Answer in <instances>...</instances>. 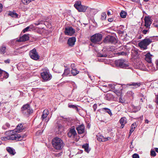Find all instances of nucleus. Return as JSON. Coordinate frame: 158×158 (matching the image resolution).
Listing matches in <instances>:
<instances>
[{
    "mask_svg": "<svg viewBox=\"0 0 158 158\" xmlns=\"http://www.w3.org/2000/svg\"><path fill=\"white\" fill-rule=\"evenodd\" d=\"M54 148L56 150H60L63 147L64 143L61 139L58 137L54 138L52 141Z\"/></svg>",
    "mask_w": 158,
    "mask_h": 158,
    "instance_id": "1",
    "label": "nucleus"
},
{
    "mask_svg": "<svg viewBox=\"0 0 158 158\" xmlns=\"http://www.w3.org/2000/svg\"><path fill=\"white\" fill-rule=\"evenodd\" d=\"M152 38L150 39L145 38L139 42L138 44L139 46L142 49H146L147 46L153 42Z\"/></svg>",
    "mask_w": 158,
    "mask_h": 158,
    "instance_id": "2",
    "label": "nucleus"
},
{
    "mask_svg": "<svg viewBox=\"0 0 158 158\" xmlns=\"http://www.w3.org/2000/svg\"><path fill=\"white\" fill-rule=\"evenodd\" d=\"M40 75L42 79H51L52 76L50 73L49 70L45 67L41 69Z\"/></svg>",
    "mask_w": 158,
    "mask_h": 158,
    "instance_id": "3",
    "label": "nucleus"
},
{
    "mask_svg": "<svg viewBox=\"0 0 158 158\" xmlns=\"http://www.w3.org/2000/svg\"><path fill=\"white\" fill-rule=\"evenodd\" d=\"M15 132L13 131V132H11V131H10V134L9 136V139L10 140L16 141H20L23 140L24 137H26L25 135H17L15 133Z\"/></svg>",
    "mask_w": 158,
    "mask_h": 158,
    "instance_id": "4",
    "label": "nucleus"
},
{
    "mask_svg": "<svg viewBox=\"0 0 158 158\" xmlns=\"http://www.w3.org/2000/svg\"><path fill=\"white\" fill-rule=\"evenodd\" d=\"M102 38L101 34H96L92 36L90 38L91 41L95 44H99V42L101 41Z\"/></svg>",
    "mask_w": 158,
    "mask_h": 158,
    "instance_id": "5",
    "label": "nucleus"
},
{
    "mask_svg": "<svg viewBox=\"0 0 158 158\" xmlns=\"http://www.w3.org/2000/svg\"><path fill=\"white\" fill-rule=\"evenodd\" d=\"M115 64L116 66L122 68H126L128 66V64L125 63L124 60L122 59L115 60Z\"/></svg>",
    "mask_w": 158,
    "mask_h": 158,
    "instance_id": "6",
    "label": "nucleus"
},
{
    "mask_svg": "<svg viewBox=\"0 0 158 158\" xmlns=\"http://www.w3.org/2000/svg\"><path fill=\"white\" fill-rule=\"evenodd\" d=\"M29 54L31 59L35 60H38L40 57L35 48L31 50L29 52Z\"/></svg>",
    "mask_w": 158,
    "mask_h": 158,
    "instance_id": "7",
    "label": "nucleus"
},
{
    "mask_svg": "<svg viewBox=\"0 0 158 158\" xmlns=\"http://www.w3.org/2000/svg\"><path fill=\"white\" fill-rule=\"evenodd\" d=\"M22 113L25 114H28L33 112L32 110L31 109L29 105L26 104L23 106L22 108Z\"/></svg>",
    "mask_w": 158,
    "mask_h": 158,
    "instance_id": "8",
    "label": "nucleus"
},
{
    "mask_svg": "<svg viewBox=\"0 0 158 158\" xmlns=\"http://www.w3.org/2000/svg\"><path fill=\"white\" fill-rule=\"evenodd\" d=\"M104 42L105 43H110L115 44L117 42V40L114 37L109 35L105 37L104 40Z\"/></svg>",
    "mask_w": 158,
    "mask_h": 158,
    "instance_id": "9",
    "label": "nucleus"
},
{
    "mask_svg": "<svg viewBox=\"0 0 158 158\" xmlns=\"http://www.w3.org/2000/svg\"><path fill=\"white\" fill-rule=\"evenodd\" d=\"M68 135L69 137L75 138L77 135V133L75 129L74 126L72 127L69 130L68 133Z\"/></svg>",
    "mask_w": 158,
    "mask_h": 158,
    "instance_id": "10",
    "label": "nucleus"
},
{
    "mask_svg": "<svg viewBox=\"0 0 158 158\" xmlns=\"http://www.w3.org/2000/svg\"><path fill=\"white\" fill-rule=\"evenodd\" d=\"M75 32V30L71 27H67L65 28L64 33L66 35L71 36Z\"/></svg>",
    "mask_w": 158,
    "mask_h": 158,
    "instance_id": "11",
    "label": "nucleus"
},
{
    "mask_svg": "<svg viewBox=\"0 0 158 158\" xmlns=\"http://www.w3.org/2000/svg\"><path fill=\"white\" fill-rule=\"evenodd\" d=\"M145 24L144 26L145 28L149 29L152 23V21L151 18L149 16L145 17L144 18Z\"/></svg>",
    "mask_w": 158,
    "mask_h": 158,
    "instance_id": "12",
    "label": "nucleus"
},
{
    "mask_svg": "<svg viewBox=\"0 0 158 158\" xmlns=\"http://www.w3.org/2000/svg\"><path fill=\"white\" fill-rule=\"evenodd\" d=\"M97 140L100 142L106 141L109 140L110 139L109 137L107 138L104 137L100 133L98 134L97 136Z\"/></svg>",
    "mask_w": 158,
    "mask_h": 158,
    "instance_id": "13",
    "label": "nucleus"
},
{
    "mask_svg": "<svg viewBox=\"0 0 158 158\" xmlns=\"http://www.w3.org/2000/svg\"><path fill=\"white\" fill-rule=\"evenodd\" d=\"M23 129V125L22 124H20L17 126L15 129L11 131V132H13V131H14L16 132H21Z\"/></svg>",
    "mask_w": 158,
    "mask_h": 158,
    "instance_id": "14",
    "label": "nucleus"
},
{
    "mask_svg": "<svg viewBox=\"0 0 158 158\" xmlns=\"http://www.w3.org/2000/svg\"><path fill=\"white\" fill-rule=\"evenodd\" d=\"M85 127L84 125H79L77 128L76 129L79 134H81L85 131Z\"/></svg>",
    "mask_w": 158,
    "mask_h": 158,
    "instance_id": "15",
    "label": "nucleus"
},
{
    "mask_svg": "<svg viewBox=\"0 0 158 158\" xmlns=\"http://www.w3.org/2000/svg\"><path fill=\"white\" fill-rule=\"evenodd\" d=\"M8 16H10L12 18H18L19 17V16L18 14H17L16 11L15 10L12 11H9L8 14Z\"/></svg>",
    "mask_w": 158,
    "mask_h": 158,
    "instance_id": "16",
    "label": "nucleus"
},
{
    "mask_svg": "<svg viewBox=\"0 0 158 158\" xmlns=\"http://www.w3.org/2000/svg\"><path fill=\"white\" fill-rule=\"evenodd\" d=\"M29 39L28 34H24L22 37H20L19 39L17 40L18 42H23Z\"/></svg>",
    "mask_w": 158,
    "mask_h": 158,
    "instance_id": "17",
    "label": "nucleus"
},
{
    "mask_svg": "<svg viewBox=\"0 0 158 158\" xmlns=\"http://www.w3.org/2000/svg\"><path fill=\"white\" fill-rule=\"evenodd\" d=\"M76 41V38L75 37H72L69 38L68 40V44L70 46H73Z\"/></svg>",
    "mask_w": 158,
    "mask_h": 158,
    "instance_id": "18",
    "label": "nucleus"
},
{
    "mask_svg": "<svg viewBox=\"0 0 158 158\" xmlns=\"http://www.w3.org/2000/svg\"><path fill=\"white\" fill-rule=\"evenodd\" d=\"M119 123L121 124V128H123L125 124L127 123V118L125 117L121 118L119 120Z\"/></svg>",
    "mask_w": 158,
    "mask_h": 158,
    "instance_id": "19",
    "label": "nucleus"
},
{
    "mask_svg": "<svg viewBox=\"0 0 158 158\" xmlns=\"http://www.w3.org/2000/svg\"><path fill=\"white\" fill-rule=\"evenodd\" d=\"M152 55L149 53L145 55V60L149 63H151L152 61Z\"/></svg>",
    "mask_w": 158,
    "mask_h": 158,
    "instance_id": "20",
    "label": "nucleus"
},
{
    "mask_svg": "<svg viewBox=\"0 0 158 158\" xmlns=\"http://www.w3.org/2000/svg\"><path fill=\"white\" fill-rule=\"evenodd\" d=\"M49 114L48 110L45 109L43 111L41 116V119L42 120L46 118Z\"/></svg>",
    "mask_w": 158,
    "mask_h": 158,
    "instance_id": "21",
    "label": "nucleus"
},
{
    "mask_svg": "<svg viewBox=\"0 0 158 158\" xmlns=\"http://www.w3.org/2000/svg\"><path fill=\"white\" fill-rule=\"evenodd\" d=\"M87 7L81 5L77 9L79 12H85L87 10Z\"/></svg>",
    "mask_w": 158,
    "mask_h": 158,
    "instance_id": "22",
    "label": "nucleus"
},
{
    "mask_svg": "<svg viewBox=\"0 0 158 158\" xmlns=\"http://www.w3.org/2000/svg\"><path fill=\"white\" fill-rule=\"evenodd\" d=\"M137 127L136 123H133L131 126L129 132V135L131 134L132 132L134 131L135 127Z\"/></svg>",
    "mask_w": 158,
    "mask_h": 158,
    "instance_id": "23",
    "label": "nucleus"
},
{
    "mask_svg": "<svg viewBox=\"0 0 158 158\" xmlns=\"http://www.w3.org/2000/svg\"><path fill=\"white\" fill-rule=\"evenodd\" d=\"M6 150L10 154L13 155H14L15 153V150L11 147H7Z\"/></svg>",
    "mask_w": 158,
    "mask_h": 158,
    "instance_id": "24",
    "label": "nucleus"
},
{
    "mask_svg": "<svg viewBox=\"0 0 158 158\" xmlns=\"http://www.w3.org/2000/svg\"><path fill=\"white\" fill-rule=\"evenodd\" d=\"M82 148L87 153H89L90 150V149L89 148V144L88 143H85L82 146Z\"/></svg>",
    "mask_w": 158,
    "mask_h": 158,
    "instance_id": "25",
    "label": "nucleus"
},
{
    "mask_svg": "<svg viewBox=\"0 0 158 158\" xmlns=\"http://www.w3.org/2000/svg\"><path fill=\"white\" fill-rule=\"evenodd\" d=\"M6 52V48L4 45L0 47V52L1 54H4Z\"/></svg>",
    "mask_w": 158,
    "mask_h": 158,
    "instance_id": "26",
    "label": "nucleus"
},
{
    "mask_svg": "<svg viewBox=\"0 0 158 158\" xmlns=\"http://www.w3.org/2000/svg\"><path fill=\"white\" fill-rule=\"evenodd\" d=\"M129 85L134 86L136 88L139 87L140 85V83L132 82L129 84Z\"/></svg>",
    "mask_w": 158,
    "mask_h": 158,
    "instance_id": "27",
    "label": "nucleus"
},
{
    "mask_svg": "<svg viewBox=\"0 0 158 158\" xmlns=\"http://www.w3.org/2000/svg\"><path fill=\"white\" fill-rule=\"evenodd\" d=\"M71 73L73 76H75L79 73V71L77 70L76 69L72 68Z\"/></svg>",
    "mask_w": 158,
    "mask_h": 158,
    "instance_id": "28",
    "label": "nucleus"
},
{
    "mask_svg": "<svg viewBox=\"0 0 158 158\" xmlns=\"http://www.w3.org/2000/svg\"><path fill=\"white\" fill-rule=\"evenodd\" d=\"M81 5V2L79 1H78L75 2V3L74 5V6L75 7V8L77 9L78 7H79Z\"/></svg>",
    "mask_w": 158,
    "mask_h": 158,
    "instance_id": "29",
    "label": "nucleus"
},
{
    "mask_svg": "<svg viewBox=\"0 0 158 158\" xmlns=\"http://www.w3.org/2000/svg\"><path fill=\"white\" fill-rule=\"evenodd\" d=\"M106 12L102 13L101 15V19L102 20H106Z\"/></svg>",
    "mask_w": 158,
    "mask_h": 158,
    "instance_id": "30",
    "label": "nucleus"
},
{
    "mask_svg": "<svg viewBox=\"0 0 158 158\" xmlns=\"http://www.w3.org/2000/svg\"><path fill=\"white\" fill-rule=\"evenodd\" d=\"M2 74L3 75V77L4 78L6 79L8 78L9 76V74L8 73L5 71H2Z\"/></svg>",
    "mask_w": 158,
    "mask_h": 158,
    "instance_id": "31",
    "label": "nucleus"
},
{
    "mask_svg": "<svg viewBox=\"0 0 158 158\" xmlns=\"http://www.w3.org/2000/svg\"><path fill=\"white\" fill-rule=\"evenodd\" d=\"M69 70L68 69H65L64 72L62 74L63 77L68 76L69 74Z\"/></svg>",
    "mask_w": 158,
    "mask_h": 158,
    "instance_id": "32",
    "label": "nucleus"
},
{
    "mask_svg": "<svg viewBox=\"0 0 158 158\" xmlns=\"http://www.w3.org/2000/svg\"><path fill=\"white\" fill-rule=\"evenodd\" d=\"M120 15L123 18H124L126 16V13L124 11H122L120 13Z\"/></svg>",
    "mask_w": 158,
    "mask_h": 158,
    "instance_id": "33",
    "label": "nucleus"
},
{
    "mask_svg": "<svg viewBox=\"0 0 158 158\" xmlns=\"http://www.w3.org/2000/svg\"><path fill=\"white\" fill-rule=\"evenodd\" d=\"M34 0H22V1L24 4L27 5L30 2Z\"/></svg>",
    "mask_w": 158,
    "mask_h": 158,
    "instance_id": "34",
    "label": "nucleus"
},
{
    "mask_svg": "<svg viewBox=\"0 0 158 158\" xmlns=\"http://www.w3.org/2000/svg\"><path fill=\"white\" fill-rule=\"evenodd\" d=\"M43 21L42 20L40 19L38 20V21L35 22L34 24L35 25L38 26L40 24H42L43 23Z\"/></svg>",
    "mask_w": 158,
    "mask_h": 158,
    "instance_id": "35",
    "label": "nucleus"
},
{
    "mask_svg": "<svg viewBox=\"0 0 158 158\" xmlns=\"http://www.w3.org/2000/svg\"><path fill=\"white\" fill-rule=\"evenodd\" d=\"M103 109L105 110V111L108 113L110 115V116H111L112 115V113L111 112V111L110 109L106 108H104Z\"/></svg>",
    "mask_w": 158,
    "mask_h": 158,
    "instance_id": "36",
    "label": "nucleus"
},
{
    "mask_svg": "<svg viewBox=\"0 0 158 158\" xmlns=\"http://www.w3.org/2000/svg\"><path fill=\"white\" fill-rule=\"evenodd\" d=\"M9 136H6L2 137H1V139L3 141H6L9 139Z\"/></svg>",
    "mask_w": 158,
    "mask_h": 158,
    "instance_id": "37",
    "label": "nucleus"
},
{
    "mask_svg": "<svg viewBox=\"0 0 158 158\" xmlns=\"http://www.w3.org/2000/svg\"><path fill=\"white\" fill-rule=\"evenodd\" d=\"M10 126V124L8 123H6L5 126H3L2 127V128L4 129H7V128L9 127Z\"/></svg>",
    "mask_w": 158,
    "mask_h": 158,
    "instance_id": "38",
    "label": "nucleus"
},
{
    "mask_svg": "<svg viewBox=\"0 0 158 158\" xmlns=\"http://www.w3.org/2000/svg\"><path fill=\"white\" fill-rule=\"evenodd\" d=\"M151 155L153 156H155L156 155V153L154 151L151 150Z\"/></svg>",
    "mask_w": 158,
    "mask_h": 158,
    "instance_id": "39",
    "label": "nucleus"
},
{
    "mask_svg": "<svg viewBox=\"0 0 158 158\" xmlns=\"http://www.w3.org/2000/svg\"><path fill=\"white\" fill-rule=\"evenodd\" d=\"M127 94L128 95H130L131 96H132V97H133L134 95V93H133L131 91H128L127 92Z\"/></svg>",
    "mask_w": 158,
    "mask_h": 158,
    "instance_id": "40",
    "label": "nucleus"
},
{
    "mask_svg": "<svg viewBox=\"0 0 158 158\" xmlns=\"http://www.w3.org/2000/svg\"><path fill=\"white\" fill-rule=\"evenodd\" d=\"M30 28V27L28 26L27 27H26V28L24 29L23 31V33H25L27 31H28L29 30V29Z\"/></svg>",
    "mask_w": 158,
    "mask_h": 158,
    "instance_id": "41",
    "label": "nucleus"
},
{
    "mask_svg": "<svg viewBox=\"0 0 158 158\" xmlns=\"http://www.w3.org/2000/svg\"><path fill=\"white\" fill-rule=\"evenodd\" d=\"M113 12L112 10H108L107 11V15L109 16L110 15H111L112 14Z\"/></svg>",
    "mask_w": 158,
    "mask_h": 158,
    "instance_id": "42",
    "label": "nucleus"
},
{
    "mask_svg": "<svg viewBox=\"0 0 158 158\" xmlns=\"http://www.w3.org/2000/svg\"><path fill=\"white\" fill-rule=\"evenodd\" d=\"M133 158H139V156L138 154L135 153L132 156Z\"/></svg>",
    "mask_w": 158,
    "mask_h": 158,
    "instance_id": "43",
    "label": "nucleus"
},
{
    "mask_svg": "<svg viewBox=\"0 0 158 158\" xmlns=\"http://www.w3.org/2000/svg\"><path fill=\"white\" fill-rule=\"evenodd\" d=\"M149 29L146 28V29L143 30L142 31V33L144 34H146L148 31Z\"/></svg>",
    "mask_w": 158,
    "mask_h": 158,
    "instance_id": "44",
    "label": "nucleus"
},
{
    "mask_svg": "<svg viewBox=\"0 0 158 158\" xmlns=\"http://www.w3.org/2000/svg\"><path fill=\"white\" fill-rule=\"evenodd\" d=\"M69 107L70 108H74L75 109H77V107L76 106L74 105H69Z\"/></svg>",
    "mask_w": 158,
    "mask_h": 158,
    "instance_id": "45",
    "label": "nucleus"
},
{
    "mask_svg": "<svg viewBox=\"0 0 158 158\" xmlns=\"http://www.w3.org/2000/svg\"><path fill=\"white\" fill-rule=\"evenodd\" d=\"M117 54L119 55H124L126 54V53L124 52H118Z\"/></svg>",
    "mask_w": 158,
    "mask_h": 158,
    "instance_id": "46",
    "label": "nucleus"
},
{
    "mask_svg": "<svg viewBox=\"0 0 158 158\" xmlns=\"http://www.w3.org/2000/svg\"><path fill=\"white\" fill-rule=\"evenodd\" d=\"M107 56V55L106 54H100V57H106Z\"/></svg>",
    "mask_w": 158,
    "mask_h": 158,
    "instance_id": "47",
    "label": "nucleus"
},
{
    "mask_svg": "<svg viewBox=\"0 0 158 158\" xmlns=\"http://www.w3.org/2000/svg\"><path fill=\"white\" fill-rule=\"evenodd\" d=\"M143 95H141V97H142V98H140V101H141L142 102H143V100L145 99V98L143 96Z\"/></svg>",
    "mask_w": 158,
    "mask_h": 158,
    "instance_id": "48",
    "label": "nucleus"
},
{
    "mask_svg": "<svg viewBox=\"0 0 158 158\" xmlns=\"http://www.w3.org/2000/svg\"><path fill=\"white\" fill-rule=\"evenodd\" d=\"M156 102L158 104V95H156Z\"/></svg>",
    "mask_w": 158,
    "mask_h": 158,
    "instance_id": "49",
    "label": "nucleus"
},
{
    "mask_svg": "<svg viewBox=\"0 0 158 158\" xmlns=\"http://www.w3.org/2000/svg\"><path fill=\"white\" fill-rule=\"evenodd\" d=\"M10 61V60L9 59L5 60L4 61V62L6 63H9Z\"/></svg>",
    "mask_w": 158,
    "mask_h": 158,
    "instance_id": "50",
    "label": "nucleus"
},
{
    "mask_svg": "<svg viewBox=\"0 0 158 158\" xmlns=\"http://www.w3.org/2000/svg\"><path fill=\"white\" fill-rule=\"evenodd\" d=\"M133 2H137L138 3H140V0H131Z\"/></svg>",
    "mask_w": 158,
    "mask_h": 158,
    "instance_id": "51",
    "label": "nucleus"
},
{
    "mask_svg": "<svg viewBox=\"0 0 158 158\" xmlns=\"http://www.w3.org/2000/svg\"><path fill=\"white\" fill-rule=\"evenodd\" d=\"M108 20L109 22H111L113 21V18H109L108 19Z\"/></svg>",
    "mask_w": 158,
    "mask_h": 158,
    "instance_id": "52",
    "label": "nucleus"
},
{
    "mask_svg": "<svg viewBox=\"0 0 158 158\" xmlns=\"http://www.w3.org/2000/svg\"><path fill=\"white\" fill-rule=\"evenodd\" d=\"M155 63L157 66V68H158V60H156Z\"/></svg>",
    "mask_w": 158,
    "mask_h": 158,
    "instance_id": "53",
    "label": "nucleus"
},
{
    "mask_svg": "<svg viewBox=\"0 0 158 158\" xmlns=\"http://www.w3.org/2000/svg\"><path fill=\"white\" fill-rule=\"evenodd\" d=\"M149 121L148 119H146L145 120V123H149Z\"/></svg>",
    "mask_w": 158,
    "mask_h": 158,
    "instance_id": "54",
    "label": "nucleus"
},
{
    "mask_svg": "<svg viewBox=\"0 0 158 158\" xmlns=\"http://www.w3.org/2000/svg\"><path fill=\"white\" fill-rule=\"evenodd\" d=\"M62 152H60V153H59L57 154V155H58V156H61L62 155Z\"/></svg>",
    "mask_w": 158,
    "mask_h": 158,
    "instance_id": "55",
    "label": "nucleus"
},
{
    "mask_svg": "<svg viewBox=\"0 0 158 158\" xmlns=\"http://www.w3.org/2000/svg\"><path fill=\"white\" fill-rule=\"evenodd\" d=\"M2 73V70L0 69V77L1 76Z\"/></svg>",
    "mask_w": 158,
    "mask_h": 158,
    "instance_id": "56",
    "label": "nucleus"
},
{
    "mask_svg": "<svg viewBox=\"0 0 158 158\" xmlns=\"http://www.w3.org/2000/svg\"><path fill=\"white\" fill-rule=\"evenodd\" d=\"M143 65V64L142 63H141V64H140V65L139 66H138V67H137V68H139V69H141V65Z\"/></svg>",
    "mask_w": 158,
    "mask_h": 158,
    "instance_id": "57",
    "label": "nucleus"
},
{
    "mask_svg": "<svg viewBox=\"0 0 158 158\" xmlns=\"http://www.w3.org/2000/svg\"><path fill=\"white\" fill-rule=\"evenodd\" d=\"M124 32L123 31H119V34H123Z\"/></svg>",
    "mask_w": 158,
    "mask_h": 158,
    "instance_id": "58",
    "label": "nucleus"
},
{
    "mask_svg": "<svg viewBox=\"0 0 158 158\" xmlns=\"http://www.w3.org/2000/svg\"><path fill=\"white\" fill-rule=\"evenodd\" d=\"M2 7H3L2 5V4L0 3V8H2Z\"/></svg>",
    "mask_w": 158,
    "mask_h": 158,
    "instance_id": "59",
    "label": "nucleus"
},
{
    "mask_svg": "<svg viewBox=\"0 0 158 158\" xmlns=\"http://www.w3.org/2000/svg\"><path fill=\"white\" fill-rule=\"evenodd\" d=\"M74 64H72L71 65V67L72 68H72H74L73 67H74Z\"/></svg>",
    "mask_w": 158,
    "mask_h": 158,
    "instance_id": "60",
    "label": "nucleus"
},
{
    "mask_svg": "<svg viewBox=\"0 0 158 158\" xmlns=\"http://www.w3.org/2000/svg\"><path fill=\"white\" fill-rule=\"evenodd\" d=\"M155 151L156 152H158V148H155Z\"/></svg>",
    "mask_w": 158,
    "mask_h": 158,
    "instance_id": "61",
    "label": "nucleus"
},
{
    "mask_svg": "<svg viewBox=\"0 0 158 158\" xmlns=\"http://www.w3.org/2000/svg\"><path fill=\"white\" fill-rule=\"evenodd\" d=\"M48 80H45V79H44V80H43L42 81H43V82H45V81H47Z\"/></svg>",
    "mask_w": 158,
    "mask_h": 158,
    "instance_id": "62",
    "label": "nucleus"
},
{
    "mask_svg": "<svg viewBox=\"0 0 158 158\" xmlns=\"http://www.w3.org/2000/svg\"><path fill=\"white\" fill-rule=\"evenodd\" d=\"M96 106H97L96 104H94V108H95V107Z\"/></svg>",
    "mask_w": 158,
    "mask_h": 158,
    "instance_id": "63",
    "label": "nucleus"
},
{
    "mask_svg": "<svg viewBox=\"0 0 158 158\" xmlns=\"http://www.w3.org/2000/svg\"><path fill=\"white\" fill-rule=\"evenodd\" d=\"M2 8H0V12H1L2 11Z\"/></svg>",
    "mask_w": 158,
    "mask_h": 158,
    "instance_id": "64",
    "label": "nucleus"
}]
</instances>
